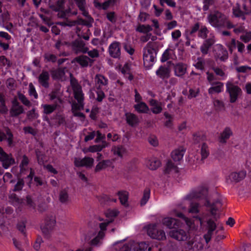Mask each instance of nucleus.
I'll return each mask as SVG.
<instances>
[{"label": "nucleus", "mask_w": 251, "mask_h": 251, "mask_svg": "<svg viewBox=\"0 0 251 251\" xmlns=\"http://www.w3.org/2000/svg\"><path fill=\"white\" fill-rule=\"evenodd\" d=\"M206 205L210 208V214H207L204 219H202L198 216H196V218L199 219L201 225H203L205 226L207 230V233L203 235L205 242L207 244L211 240L213 232L217 227L216 222L220 218V215L217 213V212L222 206V200L218 198L212 203L209 201H207Z\"/></svg>", "instance_id": "nucleus-1"}, {"label": "nucleus", "mask_w": 251, "mask_h": 251, "mask_svg": "<svg viewBox=\"0 0 251 251\" xmlns=\"http://www.w3.org/2000/svg\"><path fill=\"white\" fill-rule=\"evenodd\" d=\"M157 49L155 43L149 42L143 49V61L144 65L147 67L153 66L156 60Z\"/></svg>", "instance_id": "nucleus-2"}, {"label": "nucleus", "mask_w": 251, "mask_h": 251, "mask_svg": "<svg viewBox=\"0 0 251 251\" xmlns=\"http://www.w3.org/2000/svg\"><path fill=\"white\" fill-rule=\"evenodd\" d=\"M207 20L209 24L214 27H224L226 24V16L219 10H215L210 12L208 15Z\"/></svg>", "instance_id": "nucleus-3"}, {"label": "nucleus", "mask_w": 251, "mask_h": 251, "mask_svg": "<svg viewBox=\"0 0 251 251\" xmlns=\"http://www.w3.org/2000/svg\"><path fill=\"white\" fill-rule=\"evenodd\" d=\"M186 33L190 38H195L197 35L199 38L205 39L207 37L209 31L205 25H200L199 22L195 23L192 25L190 29L186 31Z\"/></svg>", "instance_id": "nucleus-4"}, {"label": "nucleus", "mask_w": 251, "mask_h": 251, "mask_svg": "<svg viewBox=\"0 0 251 251\" xmlns=\"http://www.w3.org/2000/svg\"><path fill=\"white\" fill-rule=\"evenodd\" d=\"M56 220L55 217L52 216H48L45 221V225L41 226L42 231L44 236L47 239H50L51 233L55 227Z\"/></svg>", "instance_id": "nucleus-5"}, {"label": "nucleus", "mask_w": 251, "mask_h": 251, "mask_svg": "<svg viewBox=\"0 0 251 251\" xmlns=\"http://www.w3.org/2000/svg\"><path fill=\"white\" fill-rule=\"evenodd\" d=\"M70 84L73 91L75 99L78 103L84 101V94L83 93L81 86L78 83V80L75 77L71 78Z\"/></svg>", "instance_id": "nucleus-6"}, {"label": "nucleus", "mask_w": 251, "mask_h": 251, "mask_svg": "<svg viewBox=\"0 0 251 251\" xmlns=\"http://www.w3.org/2000/svg\"><path fill=\"white\" fill-rule=\"evenodd\" d=\"M226 92L229 94L230 102L234 103L237 100L239 95L241 93V89L232 82L228 81L226 83Z\"/></svg>", "instance_id": "nucleus-7"}, {"label": "nucleus", "mask_w": 251, "mask_h": 251, "mask_svg": "<svg viewBox=\"0 0 251 251\" xmlns=\"http://www.w3.org/2000/svg\"><path fill=\"white\" fill-rule=\"evenodd\" d=\"M147 234L152 239L163 240L166 239L164 230H158L155 224H150L147 226Z\"/></svg>", "instance_id": "nucleus-8"}, {"label": "nucleus", "mask_w": 251, "mask_h": 251, "mask_svg": "<svg viewBox=\"0 0 251 251\" xmlns=\"http://www.w3.org/2000/svg\"><path fill=\"white\" fill-rule=\"evenodd\" d=\"M214 56L216 60L226 62L228 58L227 50L222 45L217 44L213 50Z\"/></svg>", "instance_id": "nucleus-9"}, {"label": "nucleus", "mask_w": 251, "mask_h": 251, "mask_svg": "<svg viewBox=\"0 0 251 251\" xmlns=\"http://www.w3.org/2000/svg\"><path fill=\"white\" fill-rule=\"evenodd\" d=\"M72 50L75 53H86L87 47L85 43L80 39H75L69 44Z\"/></svg>", "instance_id": "nucleus-10"}, {"label": "nucleus", "mask_w": 251, "mask_h": 251, "mask_svg": "<svg viewBox=\"0 0 251 251\" xmlns=\"http://www.w3.org/2000/svg\"><path fill=\"white\" fill-rule=\"evenodd\" d=\"M169 234L170 237L178 241H186L189 237V233L179 228V226L171 230Z\"/></svg>", "instance_id": "nucleus-11"}, {"label": "nucleus", "mask_w": 251, "mask_h": 251, "mask_svg": "<svg viewBox=\"0 0 251 251\" xmlns=\"http://www.w3.org/2000/svg\"><path fill=\"white\" fill-rule=\"evenodd\" d=\"M167 63L171 64L173 67L174 75L177 77L183 78L187 70V65L184 63L179 62L172 63L169 61Z\"/></svg>", "instance_id": "nucleus-12"}, {"label": "nucleus", "mask_w": 251, "mask_h": 251, "mask_svg": "<svg viewBox=\"0 0 251 251\" xmlns=\"http://www.w3.org/2000/svg\"><path fill=\"white\" fill-rule=\"evenodd\" d=\"M25 113L23 106L20 104L17 99L15 98L11 101V106L9 110V114L11 117H17Z\"/></svg>", "instance_id": "nucleus-13"}, {"label": "nucleus", "mask_w": 251, "mask_h": 251, "mask_svg": "<svg viewBox=\"0 0 251 251\" xmlns=\"http://www.w3.org/2000/svg\"><path fill=\"white\" fill-rule=\"evenodd\" d=\"M246 176V171L241 170L238 172H232L226 177V181L230 183H238L242 180Z\"/></svg>", "instance_id": "nucleus-14"}, {"label": "nucleus", "mask_w": 251, "mask_h": 251, "mask_svg": "<svg viewBox=\"0 0 251 251\" xmlns=\"http://www.w3.org/2000/svg\"><path fill=\"white\" fill-rule=\"evenodd\" d=\"M94 162V159L93 158L85 156L82 159L75 158L74 160V165L76 167L91 168Z\"/></svg>", "instance_id": "nucleus-15"}, {"label": "nucleus", "mask_w": 251, "mask_h": 251, "mask_svg": "<svg viewBox=\"0 0 251 251\" xmlns=\"http://www.w3.org/2000/svg\"><path fill=\"white\" fill-rule=\"evenodd\" d=\"M108 52L110 56L114 58H118L121 55L120 43L114 41L110 44L108 47Z\"/></svg>", "instance_id": "nucleus-16"}, {"label": "nucleus", "mask_w": 251, "mask_h": 251, "mask_svg": "<svg viewBox=\"0 0 251 251\" xmlns=\"http://www.w3.org/2000/svg\"><path fill=\"white\" fill-rule=\"evenodd\" d=\"M171 70L169 67L166 65H161L155 72L157 76L162 80L168 79L170 76Z\"/></svg>", "instance_id": "nucleus-17"}, {"label": "nucleus", "mask_w": 251, "mask_h": 251, "mask_svg": "<svg viewBox=\"0 0 251 251\" xmlns=\"http://www.w3.org/2000/svg\"><path fill=\"white\" fill-rule=\"evenodd\" d=\"M50 74L47 71L43 70L38 77V81L40 85L45 89L50 87Z\"/></svg>", "instance_id": "nucleus-18"}, {"label": "nucleus", "mask_w": 251, "mask_h": 251, "mask_svg": "<svg viewBox=\"0 0 251 251\" xmlns=\"http://www.w3.org/2000/svg\"><path fill=\"white\" fill-rule=\"evenodd\" d=\"M162 224L169 229H174L180 226L181 222L175 218L171 217L164 218L162 220Z\"/></svg>", "instance_id": "nucleus-19"}, {"label": "nucleus", "mask_w": 251, "mask_h": 251, "mask_svg": "<svg viewBox=\"0 0 251 251\" xmlns=\"http://www.w3.org/2000/svg\"><path fill=\"white\" fill-rule=\"evenodd\" d=\"M0 162L3 168L5 169H8L11 166L15 164V160L11 154L5 153L1 158H0Z\"/></svg>", "instance_id": "nucleus-20"}, {"label": "nucleus", "mask_w": 251, "mask_h": 251, "mask_svg": "<svg viewBox=\"0 0 251 251\" xmlns=\"http://www.w3.org/2000/svg\"><path fill=\"white\" fill-rule=\"evenodd\" d=\"M74 60L83 68L87 67L89 65V63H90V66H91L94 63L93 59L85 55L76 57Z\"/></svg>", "instance_id": "nucleus-21"}, {"label": "nucleus", "mask_w": 251, "mask_h": 251, "mask_svg": "<svg viewBox=\"0 0 251 251\" xmlns=\"http://www.w3.org/2000/svg\"><path fill=\"white\" fill-rule=\"evenodd\" d=\"M125 117L126 123L131 127L136 126L139 123L138 117L134 113H126Z\"/></svg>", "instance_id": "nucleus-22"}, {"label": "nucleus", "mask_w": 251, "mask_h": 251, "mask_svg": "<svg viewBox=\"0 0 251 251\" xmlns=\"http://www.w3.org/2000/svg\"><path fill=\"white\" fill-rule=\"evenodd\" d=\"M214 44V40L211 38L205 39L200 47V50L203 56L207 54L209 49Z\"/></svg>", "instance_id": "nucleus-23"}, {"label": "nucleus", "mask_w": 251, "mask_h": 251, "mask_svg": "<svg viewBox=\"0 0 251 251\" xmlns=\"http://www.w3.org/2000/svg\"><path fill=\"white\" fill-rule=\"evenodd\" d=\"M185 152V149L183 147H180L172 152L171 157L175 162H179L182 159Z\"/></svg>", "instance_id": "nucleus-24"}, {"label": "nucleus", "mask_w": 251, "mask_h": 251, "mask_svg": "<svg viewBox=\"0 0 251 251\" xmlns=\"http://www.w3.org/2000/svg\"><path fill=\"white\" fill-rule=\"evenodd\" d=\"M232 134L233 133L231 128L229 127H226L220 134L219 137L220 142L223 144L226 143L227 140Z\"/></svg>", "instance_id": "nucleus-25"}, {"label": "nucleus", "mask_w": 251, "mask_h": 251, "mask_svg": "<svg viewBox=\"0 0 251 251\" xmlns=\"http://www.w3.org/2000/svg\"><path fill=\"white\" fill-rule=\"evenodd\" d=\"M149 104L151 106V111L154 114H158L162 111L161 104L155 99H151L149 100Z\"/></svg>", "instance_id": "nucleus-26"}, {"label": "nucleus", "mask_w": 251, "mask_h": 251, "mask_svg": "<svg viewBox=\"0 0 251 251\" xmlns=\"http://www.w3.org/2000/svg\"><path fill=\"white\" fill-rule=\"evenodd\" d=\"M133 107L138 113H148L150 108L147 104L144 101L138 102L134 104Z\"/></svg>", "instance_id": "nucleus-27"}, {"label": "nucleus", "mask_w": 251, "mask_h": 251, "mask_svg": "<svg viewBox=\"0 0 251 251\" xmlns=\"http://www.w3.org/2000/svg\"><path fill=\"white\" fill-rule=\"evenodd\" d=\"M161 161L156 157L150 158L147 163V165L150 170L157 169L161 165Z\"/></svg>", "instance_id": "nucleus-28"}, {"label": "nucleus", "mask_w": 251, "mask_h": 251, "mask_svg": "<svg viewBox=\"0 0 251 251\" xmlns=\"http://www.w3.org/2000/svg\"><path fill=\"white\" fill-rule=\"evenodd\" d=\"M41 106L43 108V113L46 115H50L56 109L58 104L57 102L52 104H43Z\"/></svg>", "instance_id": "nucleus-29"}, {"label": "nucleus", "mask_w": 251, "mask_h": 251, "mask_svg": "<svg viewBox=\"0 0 251 251\" xmlns=\"http://www.w3.org/2000/svg\"><path fill=\"white\" fill-rule=\"evenodd\" d=\"M134 251H151V247L147 242H141L135 246Z\"/></svg>", "instance_id": "nucleus-30"}, {"label": "nucleus", "mask_w": 251, "mask_h": 251, "mask_svg": "<svg viewBox=\"0 0 251 251\" xmlns=\"http://www.w3.org/2000/svg\"><path fill=\"white\" fill-rule=\"evenodd\" d=\"M175 172H178L177 167L172 162L171 160H168L166 163L164 170V174L165 175L169 174L172 171Z\"/></svg>", "instance_id": "nucleus-31"}, {"label": "nucleus", "mask_w": 251, "mask_h": 251, "mask_svg": "<svg viewBox=\"0 0 251 251\" xmlns=\"http://www.w3.org/2000/svg\"><path fill=\"white\" fill-rule=\"evenodd\" d=\"M111 164V161L107 160H103L99 162V163L96 166L95 169V172H99L100 171L106 169L108 167L110 166Z\"/></svg>", "instance_id": "nucleus-32"}, {"label": "nucleus", "mask_w": 251, "mask_h": 251, "mask_svg": "<svg viewBox=\"0 0 251 251\" xmlns=\"http://www.w3.org/2000/svg\"><path fill=\"white\" fill-rule=\"evenodd\" d=\"M59 200L62 203H66L70 201V198L66 189H64L60 191Z\"/></svg>", "instance_id": "nucleus-33"}, {"label": "nucleus", "mask_w": 251, "mask_h": 251, "mask_svg": "<svg viewBox=\"0 0 251 251\" xmlns=\"http://www.w3.org/2000/svg\"><path fill=\"white\" fill-rule=\"evenodd\" d=\"M216 85L211 87L208 89V93L209 94H213L214 93H219L223 90L224 84L221 82H216Z\"/></svg>", "instance_id": "nucleus-34"}, {"label": "nucleus", "mask_w": 251, "mask_h": 251, "mask_svg": "<svg viewBox=\"0 0 251 251\" xmlns=\"http://www.w3.org/2000/svg\"><path fill=\"white\" fill-rule=\"evenodd\" d=\"M65 1L63 0H57L55 3L50 6V8L54 11H63L64 9Z\"/></svg>", "instance_id": "nucleus-35"}, {"label": "nucleus", "mask_w": 251, "mask_h": 251, "mask_svg": "<svg viewBox=\"0 0 251 251\" xmlns=\"http://www.w3.org/2000/svg\"><path fill=\"white\" fill-rule=\"evenodd\" d=\"M151 195V189L149 187H146L144 190L143 196L140 201L141 206L145 205L148 201Z\"/></svg>", "instance_id": "nucleus-36"}, {"label": "nucleus", "mask_w": 251, "mask_h": 251, "mask_svg": "<svg viewBox=\"0 0 251 251\" xmlns=\"http://www.w3.org/2000/svg\"><path fill=\"white\" fill-rule=\"evenodd\" d=\"M29 162V159L26 155H24L22 157L21 162L19 165L20 171L22 173H24L27 170V167Z\"/></svg>", "instance_id": "nucleus-37"}, {"label": "nucleus", "mask_w": 251, "mask_h": 251, "mask_svg": "<svg viewBox=\"0 0 251 251\" xmlns=\"http://www.w3.org/2000/svg\"><path fill=\"white\" fill-rule=\"evenodd\" d=\"M5 130V137L4 140H6L7 142L8 146L9 147H12L14 145L13 134L11 130L8 127H7Z\"/></svg>", "instance_id": "nucleus-38"}, {"label": "nucleus", "mask_w": 251, "mask_h": 251, "mask_svg": "<svg viewBox=\"0 0 251 251\" xmlns=\"http://www.w3.org/2000/svg\"><path fill=\"white\" fill-rule=\"evenodd\" d=\"M209 153V150L208 145L205 143H203L201 147V160H204L207 158Z\"/></svg>", "instance_id": "nucleus-39"}, {"label": "nucleus", "mask_w": 251, "mask_h": 251, "mask_svg": "<svg viewBox=\"0 0 251 251\" xmlns=\"http://www.w3.org/2000/svg\"><path fill=\"white\" fill-rule=\"evenodd\" d=\"M111 151L113 152L114 155L122 157L123 153L125 152V149L123 146L121 145L117 146H114L112 147Z\"/></svg>", "instance_id": "nucleus-40"}, {"label": "nucleus", "mask_w": 251, "mask_h": 251, "mask_svg": "<svg viewBox=\"0 0 251 251\" xmlns=\"http://www.w3.org/2000/svg\"><path fill=\"white\" fill-rule=\"evenodd\" d=\"M118 195L121 203L126 206L128 200L127 193L126 191H119L118 192Z\"/></svg>", "instance_id": "nucleus-41"}, {"label": "nucleus", "mask_w": 251, "mask_h": 251, "mask_svg": "<svg viewBox=\"0 0 251 251\" xmlns=\"http://www.w3.org/2000/svg\"><path fill=\"white\" fill-rule=\"evenodd\" d=\"M95 80L98 84L101 86H106L108 84V80L104 75L100 74H97L95 76Z\"/></svg>", "instance_id": "nucleus-42"}, {"label": "nucleus", "mask_w": 251, "mask_h": 251, "mask_svg": "<svg viewBox=\"0 0 251 251\" xmlns=\"http://www.w3.org/2000/svg\"><path fill=\"white\" fill-rule=\"evenodd\" d=\"M19 100L25 106L30 107L32 105L31 102L27 99L25 95L19 92L17 94Z\"/></svg>", "instance_id": "nucleus-43"}, {"label": "nucleus", "mask_w": 251, "mask_h": 251, "mask_svg": "<svg viewBox=\"0 0 251 251\" xmlns=\"http://www.w3.org/2000/svg\"><path fill=\"white\" fill-rule=\"evenodd\" d=\"M152 30V27L151 25H139L137 28H136V30L140 33H147Z\"/></svg>", "instance_id": "nucleus-44"}, {"label": "nucleus", "mask_w": 251, "mask_h": 251, "mask_svg": "<svg viewBox=\"0 0 251 251\" xmlns=\"http://www.w3.org/2000/svg\"><path fill=\"white\" fill-rule=\"evenodd\" d=\"M79 9L83 12L84 16L88 14V12L85 10L86 1L85 0H74Z\"/></svg>", "instance_id": "nucleus-45"}, {"label": "nucleus", "mask_w": 251, "mask_h": 251, "mask_svg": "<svg viewBox=\"0 0 251 251\" xmlns=\"http://www.w3.org/2000/svg\"><path fill=\"white\" fill-rule=\"evenodd\" d=\"M50 73L53 79L61 78L64 74L63 71L60 69L51 70Z\"/></svg>", "instance_id": "nucleus-46"}, {"label": "nucleus", "mask_w": 251, "mask_h": 251, "mask_svg": "<svg viewBox=\"0 0 251 251\" xmlns=\"http://www.w3.org/2000/svg\"><path fill=\"white\" fill-rule=\"evenodd\" d=\"M164 116L167 119L164 123L165 126L168 128H172L173 125V116L168 113L167 112H165L164 113Z\"/></svg>", "instance_id": "nucleus-47"}, {"label": "nucleus", "mask_w": 251, "mask_h": 251, "mask_svg": "<svg viewBox=\"0 0 251 251\" xmlns=\"http://www.w3.org/2000/svg\"><path fill=\"white\" fill-rule=\"evenodd\" d=\"M26 221H22L18 223L17 225V228L19 231L25 236H26V233L25 231Z\"/></svg>", "instance_id": "nucleus-48"}, {"label": "nucleus", "mask_w": 251, "mask_h": 251, "mask_svg": "<svg viewBox=\"0 0 251 251\" xmlns=\"http://www.w3.org/2000/svg\"><path fill=\"white\" fill-rule=\"evenodd\" d=\"M205 139V136L201 132H198L193 134V140L195 144H198L201 141H203Z\"/></svg>", "instance_id": "nucleus-49"}, {"label": "nucleus", "mask_w": 251, "mask_h": 251, "mask_svg": "<svg viewBox=\"0 0 251 251\" xmlns=\"http://www.w3.org/2000/svg\"><path fill=\"white\" fill-rule=\"evenodd\" d=\"M104 236V233L103 231H99L98 232V235L93 239L91 242V245L93 246L97 245L99 242L100 240L102 239Z\"/></svg>", "instance_id": "nucleus-50"}, {"label": "nucleus", "mask_w": 251, "mask_h": 251, "mask_svg": "<svg viewBox=\"0 0 251 251\" xmlns=\"http://www.w3.org/2000/svg\"><path fill=\"white\" fill-rule=\"evenodd\" d=\"M97 90L96 93L97 94L96 100L98 102H101L103 99L105 97V95L103 91L101 90L100 86L97 88Z\"/></svg>", "instance_id": "nucleus-51"}, {"label": "nucleus", "mask_w": 251, "mask_h": 251, "mask_svg": "<svg viewBox=\"0 0 251 251\" xmlns=\"http://www.w3.org/2000/svg\"><path fill=\"white\" fill-rule=\"evenodd\" d=\"M172 51L171 49L169 48L167 49L163 53L160 58V61L163 63L170 59L171 56L170 52Z\"/></svg>", "instance_id": "nucleus-52"}, {"label": "nucleus", "mask_w": 251, "mask_h": 251, "mask_svg": "<svg viewBox=\"0 0 251 251\" xmlns=\"http://www.w3.org/2000/svg\"><path fill=\"white\" fill-rule=\"evenodd\" d=\"M0 64L2 66H6V69L9 68L12 65L10 61L4 55L0 56Z\"/></svg>", "instance_id": "nucleus-53"}, {"label": "nucleus", "mask_w": 251, "mask_h": 251, "mask_svg": "<svg viewBox=\"0 0 251 251\" xmlns=\"http://www.w3.org/2000/svg\"><path fill=\"white\" fill-rule=\"evenodd\" d=\"M197 60V62L194 64V66L198 70H200L201 71L204 70L205 67V62L204 60L200 57L198 58Z\"/></svg>", "instance_id": "nucleus-54"}, {"label": "nucleus", "mask_w": 251, "mask_h": 251, "mask_svg": "<svg viewBox=\"0 0 251 251\" xmlns=\"http://www.w3.org/2000/svg\"><path fill=\"white\" fill-rule=\"evenodd\" d=\"M116 199L111 198L109 196L106 195H103L101 197V199L100 200V201L101 202V203H103L104 204H109L110 202H116Z\"/></svg>", "instance_id": "nucleus-55"}, {"label": "nucleus", "mask_w": 251, "mask_h": 251, "mask_svg": "<svg viewBox=\"0 0 251 251\" xmlns=\"http://www.w3.org/2000/svg\"><path fill=\"white\" fill-rule=\"evenodd\" d=\"M233 14L236 17L241 18L243 20L245 19V12L242 11L239 7H236L233 9Z\"/></svg>", "instance_id": "nucleus-56"}, {"label": "nucleus", "mask_w": 251, "mask_h": 251, "mask_svg": "<svg viewBox=\"0 0 251 251\" xmlns=\"http://www.w3.org/2000/svg\"><path fill=\"white\" fill-rule=\"evenodd\" d=\"M24 184L25 182L23 179H19L16 184L14 186L13 191L18 192L21 191L24 186Z\"/></svg>", "instance_id": "nucleus-57"}, {"label": "nucleus", "mask_w": 251, "mask_h": 251, "mask_svg": "<svg viewBox=\"0 0 251 251\" xmlns=\"http://www.w3.org/2000/svg\"><path fill=\"white\" fill-rule=\"evenodd\" d=\"M245 13L247 15L251 13V0H246L243 6Z\"/></svg>", "instance_id": "nucleus-58"}, {"label": "nucleus", "mask_w": 251, "mask_h": 251, "mask_svg": "<svg viewBox=\"0 0 251 251\" xmlns=\"http://www.w3.org/2000/svg\"><path fill=\"white\" fill-rule=\"evenodd\" d=\"M29 95L30 96H33L36 99L38 97V94L36 91L35 88L32 83L29 84Z\"/></svg>", "instance_id": "nucleus-59"}, {"label": "nucleus", "mask_w": 251, "mask_h": 251, "mask_svg": "<svg viewBox=\"0 0 251 251\" xmlns=\"http://www.w3.org/2000/svg\"><path fill=\"white\" fill-rule=\"evenodd\" d=\"M189 95L188 96V98L189 99H191L192 98H196L198 96V94L200 93V90L199 88L197 89H193L190 88L189 90Z\"/></svg>", "instance_id": "nucleus-60"}, {"label": "nucleus", "mask_w": 251, "mask_h": 251, "mask_svg": "<svg viewBox=\"0 0 251 251\" xmlns=\"http://www.w3.org/2000/svg\"><path fill=\"white\" fill-rule=\"evenodd\" d=\"M44 57L47 62L55 63L57 60V57L54 54L49 53H45Z\"/></svg>", "instance_id": "nucleus-61"}, {"label": "nucleus", "mask_w": 251, "mask_h": 251, "mask_svg": "<svg viewBox=\"0 0 251 251\" xmlns=\"http://www.w3.org/2000/svg\"><path fill=\"white\" fill-rule=\"evenodd\" d=\"M199 204L198 203L191 202L189 209V212L191 213H198L199 210Z\"/></svg>", "instance_id": "nucleus-62"}, {"label": "nucleus", "mask_w": 251, "mask_h": 251, "mask_svg": "<svg viewBox=\"0 0 251 251\" xmlns=\"http://www.w3.org/2000/svg\"><path fill=\"white\" fill-rule=\"evenodd\" d=\"M6 85L9 89H14L16 87L15 80L13 78L10 77L6 81Z\"/></svg>", "instance_id": "nucleus-63"}, {"label": "nucleus", "mask_w": 251, "mask_h": 251, "mask_svg": "<svg viewBox=\"0 0 251 251\" xmlns=\"http://www.w3.org/2000/svg\"><path fill=\"white\" fill-rule=\"evenodd\" d=\"M131 244L130 243H126L124 244H121L119 247V249H117L118 251H131Z\"/></svg>", "instance_id": "nucleus-64"}]
</instances>
